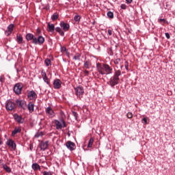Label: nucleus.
Here are the masks:
<instances>
[{"label":"nucleus","instance_id":"nucleus-20","mask_svg":"<svg viewBox=\"0 0 175 175\" xmlns=\"http://www.w3.org/2000/svg\"><path fill=\"white\" fill-rule=\"evenodd\" d=\"M46 114H49V116H54V111L50 107L46 108Z\"/></svg>","mask_w":175,"mask_h":175},{"label":"nucleus","instance_id":"nucleus-26","mask_svg":"<svg viewBox=\"0 0 175 175\" xmlns=\"http://www.w3.org/2000/svg\"><path fill=\"white\" fill-rule=\"evenodd\" d=\"M94 144V138L92 137L90 138V139L89 140V143L88 145V148H91V147H92V145Z\"/></svg>","mask_w":175,"mask_h":175},{"label":"nucleus","instance_id":"nucleus-13","mask_svg":"<svg viewBox=\"0 0 175 175\" xmlns=\"http://www.w3.org/2000/svg\"><path fill=\"white\" fill-rule=\"evenodd\" d=\"M92 66V63L91 62V60L88 59L84 62L83 64V69H90Z\"/></svg>","mask_w":175,"mask_h":175},{"label":"nucleus","instance_id":"nucleus-6","mask_svg":"<svg viewBox=\"0 0 175 175\" xmlns=\"http://www.w3.org/2000/svg\"><path fill=\"white\" fill-rule=\"evenodd\" d=\"M75 90L77 96H78L79 98H81L83 96V94H84V88L81 86H78L75 88Z\"/></svg>","mask_w":175,"mask_h":175},{"label":"nucleus","instance_id":"nucleus-35","mask_svg":"<svg viewBox=\"0 0 175 175\" xmlns=\"http://www.w3.org/2000/svg\"><path fill=\"white\" fill-rule=\"evenodd\" d=\"M128 118H132V117H133V114H132V113L129 112L126 115Z\"/></svg>","mask_w":175,"mask_h":175},{"label":"nucleus","instance_id":"nucleus-39","mask_svg":"<svg viewBox=\"0 0 175 175\" xmlns=\"http://www.w3.org/2000/svg\"><path fill=\"white\" fill-rule=\"evenodd\" d=\"M121 9H123L124 10H125V9H126V5H125V4H122V5H121Z\"/></svg>","mask_w":175,"mask_h":175},{"label":"nucleus","instance_id":"nucleus-16","mask_svg":"<svg viewBox=\"0 0 175 175\" xmlns=\"http://www.w3.org/2000/svg\"><path fill=\"white\" fill-rule=\"evenodd\" d=\"M60 27L62 28H63V29L66 31H69V28L70 27V26L69 25V24L68 23H65L64 22H61L60 23Z\"/></svg>","mask_w":175,"mask_h":175},{"label":"nucleus","instance_id":"nucleus-40","mask_svg":"<svg viewBox=\"0 0 175 175\" xmlns=\"http://www.w3.org/2000/svg\"><path fill=\"white\" fill-rule=\"evenodd\" d=\"M0 81L1 83H3V81H5V78L3 76H0Z\"/></svg>","mask_w":175,"mask_h":175},{"label":"nucleus","instance_id":"nucleus-22","mask_svg":"<svg viewBox=\"0 0 175 175\" xmlns=\"http://www.w3.org/2000/svg\"><path fill=\"white\" fill-rule=\"evenodd\" d=\"M48 29L49 32H54L55 29V27L54 26V24L48 23Z\"/></svg>","mask_w":175,"mask_h":175},{"label":"nucleus","instance_id":"nucleus-30","mask_svg":"<svg viewBox=\"0 0 175 175\" xmlns=\"http://www.w3.org/2000/svg\"><path fill=\"white\" fill-rule=\"evenodd\" d=\"M44 63L46 66H50V65H51V60H50V59H45Z\"/></svg>","mask_w":175,"mask_h":175},{"label":"nucleus","instance_id":"nucleus-28","mask_svg":"<svg viewBox=\"0 0 175 175\" xmlns=\"http://www.w3.org/2000/svg\"><path fill=\"white\" fill-rule=\"evenodd\" d=\"M107 16L109 18H114V14L112 12L109 11V12H107Z\"/></svg>","mask_w":175,"mask_h":175},{"label":"nucleus","instance_id":"nucleus-23","mask_svg":"<svg viewBox=\"0 0 175 175\" xmlns=\"http://www.w3.org/2000/svg\"><path fill=\"white\" fill-rule=\"evenodd\" d=\"M55 31L58 32L59 35H61V36H64V35H65V33L64 32V31H62V29H61V27H56Z\"/></svg>","mask_w":175,"mask_h":175},{"label":"nucleus","instance_id":"nucleus-36","mask_svg":"<svg viewBox=\"0 0 175 175\" xmlns=\"http://www.w3.org/2000/svg\"><path fill=\"white\" fill-rule=\"evenodd\" d=\"M72 116H75V120H77V116H78V114L77 113V112H76V111H72Z\"/></svg>","mask_w":175,"mask_h":175},{"label":"nucleus","instance_id":"nucleus-24","mask_svg":"<svg viewBox=\"0 0 175 175\" xmlns=\"http://www.w3.org/2000/svg\"><path fill=\"white\" fill-rule=\"evenodd\" d=\"M3 168L4 169V170H5V172H7L8 173H10V172H12V170L9 167V166H8V165L6 164H3Z\"/></svg>","mask_w":175,"mask_h":175},{"label":"nucleus","instance_id":"nucleus-10","mask_svg":"<svg viewBox=\"0 0 175 175\" xmlns=\"http://www.w3.org/2000/svg\"><path fill=\"white\" fill-rule=\"evenodd\" d=\"M14 28V25L13 24H11L8 27L7 30H5V31L6 36H9V35H10L12 32H13Z\"/></svg>","mask_w":175,"mask_h":175},{"label":"nucleus","instance_id":"nucleus-38","mask_svg":"<svg viewBox=\"0 0 175 175\" xmlns=\"http://www.w3.org/2000/svg\"><path fill=\"white\" fill-rule=\"evenodd\" d=\"M159 23H166V20H165L164 18H160L159 19Z\"/></svg>","mask_w":175,"mask_h":175},{"label":"nucleus","instance_id":"nucleus-31","mask_svg":"<svg viewBox=\"0 0 175 175\" xmlns=\"http://www.w3.org/2000/svg\"><path fill=\"white\" fill-rule=\"evenodd\" d=\"M115 65H120L121 64V59L118 58L116 60H114Z\"/></svg>","mask_w":175,"mask_h":175},{"label":"nucleus","instance_id":"nucleus-11","mask_svg":"<svg viewBox=\"0 0 175 175\" xmlns=\"http://www.w3.org/2000/svg\"><path fill=\"white\" fill-rule=\"evenodd\" d=\"M7 146L11 147L14 150H16V142L13 141L12 139H8L6 142Z\"/></svg>","mask_w":175,"mask_h":175},{"label":"nucleus","instance_id":"nucleus-29","mask_svg":"<svg viewBox=\"0 0 175 175\" xmlns=\"http://www.w3.org/2000/svg\"><path fill=\"white\" fill-rule=\"evenodd\" d=\"M81 57V55L80 53H77L75 56H74V59L75 60H78L79 61L80 57Z\"/></svg>","mask_w":175,"mask_h":175},{"label":"nucleus","instance_id":"nucleus-12","mask_svg":"<svg viewBox=\"0 0 175 175\" xmlns=\"http://www.w3.org/2000/svg\"><path fill=\"white\" fill-rule=\"evenodd\" d=\"M66 146L67 147V148H68V150H70V151H73V150H75V143L72 142L71 141H68L66 144Z\"/></svg>","mask_w":175,"mask_h":175},{"label":"nucleus","instance_id":"nucleus-41","mask_svg":"<svg viewBox=\"0 0 175 175\" xmlns=\"http://www.w3.org/2000/svg\"><path fill=\"white\" fill-rule=\"evenodd\" d=\"M142 121H144L145 122L146 125H147V124H148V122H147V118H144L142 119Z\"/></svg>","mask_w":175,"mask_h":175},{"label":"nucleus","instance_id":"nucleus-25","mask_svg":"<svg viewBox=\"0 0 175 175\" xmlns=\"http://www.w3.org/2000/svg\"><path fill=\"white\" fill-rule=\"evenodd\" d=\"M59 17V15L58 13H54L51 17V19L53 21H55V20H58V18Z\"/></svg>","mask_w":175,"mask_h":175},{"label":"nucleus","instance_id":"nucleus-1","mask_svg":"<svg viewBox=\"0 0 175 175\" xmlns=\"http://www.w3.org/2000/svg\"><path fill=\"white\" fill-rule=\"evenodd\" d=\"M96 69L98 73L103 76L105 75H111V73H113V68L110 67V66L107 64H101L98 63L96 64Z\"/></svg>","mask_w":175,"mask_h":175},{"label":"nucleus","instance_id":"nucleus-9","mask_svg":"<svg viewBox=\"0 0 175 175\" xmlns=\"http://www.w3.org/2000/svg\"><path fill=\"white\" fill-rule=\"evenodd\" d=\"M61 84H62V82H61V80L55 79L53 81V87L55 90H59V88H61Z\"/></svg>","mask_w":175,"mask_h":175},{"label":"nucleus","instance_id":"nucleus-19","mask_svg":"<svg viewBox=\"0 0 175 175\" xmlns=\"http://www.w3.org/2000/svg\"><path fill=\"white\" fill-rule=\"evenodd\" d=\"M31 168L34 171L40 170V165H39V164H38V163H34L32 164Z\"/></svg>","mask_w":175,"mask_h":175},{"label":"nucleus","instance_id":"nucleus-3","mask_svg":"<svg viewBox=\"0 0 175 175\" xmlns=\"http://www.w3.org/2000/svg\"><path fill=\"white\" fill-rule=\"evenodd\" d=\"M120 76H121V70H116L113 76L110 78L108 84H109L111 87H114V85H117V84H118V82L120 81Z\"/></svg>","mask_w":175,"mask_h":175},{"label":"nucleus","instance_id":"nucleus-14","mask_svg":"<svg viewBox=\"0 0 175 175\" xmlns=\"http://www.w3.org/2000/svg\"><path fill=\"white\" fill-rule=\"evenodd\" d=\"M14 117V120L16 121V122H18V124L24 123V118H23V117H21V116L15 114Z\"/></svg>","mask_w":175,"mask_h":175},{"label":"nucleus","instance_id":"nucleus-46","mask_svg":"<svg viewBox=\"0 0 175 175\" xmlns=\"http://www.w3.org/2000/svg\"><path fill=\"white\" fill-rule=\"evenodd\" d=\"M133 0H126V3H132Z\"/></svg>","mask_w":175,"mask_h":175},{"label":"nucleus","instance_id":"nucleus-21","mask_svg":"<svg viewBox=\"0 0 175 175\" xmlns=\"http://www.w3.org/2000/svg\"><path fill=\"white\" fill-rule=\"evenodd\" d=\"M21 132V128L16 127L14 131H12V135L15 136L17 133H20Z\"/></svg>","mask_w":175,"mask_h":175},{"label":"nucleus","instance_id":"nucleus-15","mask_svg":"<svg viewBox=\"0 0 175 175\" xmlns=\"http://www.w3.org/2000/svg\"><path fill=\"white\" fill-rule=\"evenodd\" d=\"M48 147H49V141L42 142L40 143V148L41 150H42V151L47 150Z\"/></svg>","mask_w":175,"mask_h":175},{"label":"nucleus","instance_id":"nucleus-2","mask_svg":"<svg viewBox=\"0 0 175 175\" xmlns=\"http://www.w3.org/2000/svg\"><path fill=\"white\" fill-rule=\"evenodd\" d=\"M26 40L27 41L33 40L32 43L33 44H43L44 43V38L43 36H39L37 38L34 37L33 34L29 33L26 35Z\"/></svg>","mask_w":175,"mask_h":175},{"label":"nucleus","instance_id":"nucleus-37","mask_svg":"<svg viewBox=\"0 0 175 175\" xmlns=\"http://www.w3.org/2000/svg\"><path fill=\"white\" fill-rule=\"evenodd\" d=\"M83 73H84L85 76H88V75H90V71L85 70L83 71Z\"/></svg>","mask_w":175,"mask_h":175},{"label":"nucleus","instance_id":"nucleus-7","mask_svg":"<svg viewBox=\"0 0 175 175\" xmlns=\"http://www.w3.org/2000/svg\"><path fill=\"white\" fill-rule=\"evenodd\" d=\"M23 91V85L20 83H16L14 87V92L16 95H20Z\"/></svg>","mask_w":175,"mask_h":175},{"label":"nucleus","instance_id":"nucleus-44","mask_svg":"<svg viewBox=\"0 0 175 175\" xmlns=\"http://www.w3.org/2000/svg\"><path fill=\"white\" fill-rule=\"evenodd\" d=\"M43 175H53L51 174V172H44Z\"/></svg>","mask_w":175,"mask_h":175},{"label":"nucleus","instance_id":"nucleus-45","mask_svg":"<svg viewBox=\"0 0 175 175\" xmlns=\"http://www.w3.org/2000/svg\"><path fill=\"white\" fill-rule=\"evenodd\" d=\"M43 133H40V135L39 133L36 134V137H39V136H42Z\"/></svg>","mask_w":175,"mask_h":175},{"label":"nucleus","instance_id":"nucleus-43","mask_svg":"<svg viewBox=\"0 0 175 175\" xmlns=\"http://www.w3.org/2000/svg\"><path fill=\"white\" fill-rule=\"evenodd\" d=\"M165 36L167 39H170V34H169V33H165Z\"/></svg>","mask_w":175,"mask_h":175},{"label":"nucleus","instance_id":"nucleus-47","mask_svg":"<svg viewBox=\"0 0 175 175\" xmlns=\"http://www.w3.org/2000/svg\"><path fill=\"white\" fill-rule=\"evenodd\" d=\"M2 139L0 138V146L2 145Z\"/></svg>","mask_w":175,"mask_h":175},{"label":"nucleus","instance_id":"nucleus-8","mask_svg":"<svg viewBox=\"0 0 175 175\" xmlns=\"http://www.w3.org/2000/svg\"><path fill=\"white\" fill-rule=\"evenodd\" d=\"M27 98H29V99H30L31 100H35L36 98H38V95L36 94V92H35V91L31 90L28 92Z\"/></svg>","mask_w":175,"mask_h":175},{"label":"nucleus","instance_id":"nucleus-42","mask_svg":"<svg viewBox=\"0 0 175 175\" xmlns=\"http://www.w3.org/2000/svg\"><path fill=\"white\" fill-rule=\"evenodd\" d=\"M113 33V31L111 29H108V34L109 35V36H111Z\"/></svg>","mask_w":175,"mask_h":175},{"label":"nucleus","instance_id":"nucleus-4","mask_svg":"<svg viewBox=\"0 0 175 175\" xmlns=\"http://www.w3.org/2000/svg\"><path fill=\"white\" fill-rule=\"evenodd\" d=\"M55 124L56 126V129H62V128H66V122L64 120H62L61 122L55 120Z\"/></svg>","mask_w":175,"mask_h":175},{"label":"nucleus","instance_id":"nucleus-33","mask_svg":"<svg viewBox=\"0 0 175 175\" xmlns=\"http://www.w3.org/2000/svg\"><path fill=\"white\" fill-rule=\"evenodd\" d=\"M16 105H18V106H21V107H23V101L20 100H16Z\"/></svg>","mask_w":175,"mask_h":175},{"label":"nucleus","instance_id":"nucleus-32","mask_svg":"<svg viewBox=\"0 0 175 175\" xmlns=\"http://www.w3.org/2000/svg\"><path fill=\"white\" fill-rule=\"evenodd\" d=\"M80 18H81V16H80L79 15H76V16L74 17L75 21H77V22L80 21Z\"/></svg>","mask_w":175,"mask_h":175},{"label":"nucleus","instance_id":"nucleus-17","mask_svg":"<svg viewBox=\"0 0 175 175\" xmlns=\"http://www.w3.org/2000/svg\"><path fill=\"white\" fill-rule=\"evenodd\" d=\"M34 108H35V104L32 102L29 103L27 105V109L29 113H33Z\"/></svg>","mask_w":175,"mask_h":175},{"label":"nucleus","instance_id":"nucleus-5","mask_svg":"<svg viewBox=\"0 0 175 175\" xmlns=\"http://www.w3.org/2000/svg\"><path fill=\"white\" fill-rule=\"evenodd\" d=\"M5 109L10 111L14 110V109H16V103L10 100H8L5 103Z\"/></svg>","mask_w":175,"mask_h":175},{"label":"nucleus","instance_id":"nucleus-34","mask_svg":"<svg viewBox=\"0 0 175 175\" xmlns=\"http://www.w3.org/2000/svg\"><path fill=\"white\" fill-rule=\"evenodd\" d=\"M124 68L126 70H129V63H128V62H125Z\"/></svg>","mask_w":175,"mask_h":175},{"label":"nucleus","instance_id":"nucleus-27","mask_svg":"<svg viewBox=\"0 0 175 175\" xmlns=\"http://www.w3.org/2000/svg\"><path fill=\"white\" fill-rule=\"evenodd\" d=\"M16 41L19 44H21L23 43V37L21 36H17Z\"/></svg>","mask_w":175,"mask_h":175},{"label":"nucleus","instance_id":"nucleus-18","mask_svg":"<svg viewBox=\"0 0 175 175\" xmlns=\"http://www.w3.org/2000/svg\"><path fill=\"white\" fill-rule=\"evenodd\" d=\"M42 77L44 81H45V83H46V84H50V82L49 81V78L47 77V75L46 74L45 72L42 71Z\"/></svg>","mask_w":175,"mask_h":175}]
</instances>
